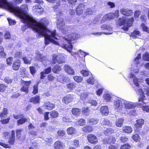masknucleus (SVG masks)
Wrapping results in <instances>:
<instances>
[{
  "instance_id": "nucleus-1",
  "label": "nucleus",
  "mask_w": 149,
  "mask_h": 149,
  "mask_svg": "<svg viewBox=\"0 0 149 149\" xmlns=\"http://www.w3.org/2000/svg\"><path fill=\"white\" fill-rule=\"evenodd\" d=\"M7 1L2 0V3L0 5V8H4L10 12L14 13L16 15L22 19L24 23H26L28 25L33 18L28 14V8L26 4H22L20 7H15L12 4L8 3Z\"/></svg>"
},
{
  "instance_id": "nucleus-2",
  "label": "nucleus",
  "mask_w": 149,
  "mask_h": 149,
  "mask_svg": "<svg viewBox=\"0 0 149 149\" xmlns=\"http://www.w3.org/2000/svg\"><path fill=\"white\" fill-rule=\"evenodd\" d=\"M49 24L48 20L45 18H43L38 22L36 21L33 18L28 25L40 35L45 37V44L46 45H48L50 42H54V40L47 33V32L50 31V30L47 28Z\"/></svg>"
},
{
  "instance_id": "nucleus-3",
  "label": "nucleus",
  "mask_w": 149,
  "mask_h": 149,
  "mask_svg": "<svg viewBox=\"0 0 149 149\" xmlns=\"http://www.w3.org/2000/svg\"><path fill=\"white\" fill-rule=\"evenodd\" d=\"M11 132V135L10 136V133L9 132H4L3 133V137L6 139H8V144L0 142V146L4 148H10L11 147V146L14 145L15 144L16 141L15 131L13 130H12Z\"/></svg>"
},
{
  "instance_id": "nucleus-4",
  "label": "nucleus",
  "mask_w": 149,
  "mask_h": 149,
  "mask_svg": "<svg viewBox=\"0 0 149 149\" xmlns=\"http://www.w3.org/2000/svg\"><path fill=\"white\" fill-rule=\"evenodd\" d=\"M78 35L74 33H72L67 35L64 37V38L66 40L68 41V43L70 46L67 44L63 45V47L66 50H68L70 48L72 49V46L71 42L72 41L77 40L78 38Z\"/></svg>"
},
{
  "instance_id": "nucleus-5",
  "label": "nucleus",
  "mask_w": 149,
  "mask_h": 149,
  "mask_svg": "<svg viewBox=\"0 0 149 149\" xmlns=\"http://www.w3.org/2000/svg\"><path fill=\"white\" fill-rule=\"evenodd\" d=\"M65 57L61 55H57L54 54L52 56L51 64L54 65L58 63V64H61L65 62Z\"/></svg>"
},
{
  "instance_id": "nucleus-6",
  "label": "nucleus",
  "mask_w": 149,
  "mask_h": 149,
  "mask_svg": "<svg viewBox=\"0 0 149 149\" xmlns=\"http://www.w3.org/2000/svg\"><path fill=\"white\" fill-rule=\"evenodd\" d=\"M13 116L14 118L17 120V126L22 125L28 121L27 118H26L23 114H13Z\"/></svg>"
},
{
  "instance_id": "nucleus-7",
  "label": "nucleus",
  "mask_w": 149,
  "mask_h": 149,
  "mask_svg": "<svg viewBox=\"0 0 149 149\" xmlns=\"http://www.w3.org/2000/svg\"><path fill=\"white\" fill-rule=\"evenodd\" d=\"M31 83V81H24L23 79L21 80V84L22 85V87L20 89L22 92H24L26 93L29 92V88L30 85Z\"/></svg>"
},
{
  "instance_id": "nucleus-8",
  "label": "nucleus",
  "mask_w": 149,
  "mask_h": 149,
  "mask_svg": "<svg viewBox=\"0 0 149 149\" xmlns=\"http://www.w3.org/2000/svg\"><path fill=\"white\" fill-rule=\"evenodd\" d=\"M134 21V19L133 17H131L126 19V26H124L122 29L125 31H127L129 28L133 26V23Z\"/></svg>"
},
{
  "instance_id": "nucleus-9",
  "label": "nucleus",
  "mask_w": 149,
  "mask_h": 149,
  "mask_svg": "<svg viewBox=\"0 0 149 149\" xmlns=\"http://www.w3.org/2000/svg\"><path fill=\"white\" fill-rule=\"evenodd\" d=\"M144 121L143 119H138L136 120V123L134 125L135 128V131L137 133H139L140 131L139 129L142 128L143 125L144 124Z\"/></svg>"
},
{
  "instance_id": "nucleus-10",
  "label": "nucleus",
  "mask_w": 149,
  "mask_h": 149,
  "mask_svg": "<svg viewBox=\"0 0 149 149\" xmlns=\"http://www.w3.org/2000/svg\"><path fill=\"white\" fill-rule=\"evenodd\" d=\"M87 139L90 143L94 145L97 144L98 141L96 136L92 134H90L87 135Z\"/></svg>"
},
{
  "instance_id": "nucleus-11",
  "label": "nucleus",
  "mask_w": 149,
  "mask_h": 149,
  "mask_svg": "<svg viewBox=\"0 0 149 149\" xmlns=\"http://www.w3.org/2000/svg\"><path fill=\"white\" fill-rule=\"evenodd\" d=\"M120 11L121 14L126 16H131L133 14V10L128 8H121Z\"/></svg>"
},
{
  "instance_id": "nucleus-12",
  "label": "nucleus",
  "mask_w": 149,
  "mask_h": 149,
  "mask_svg": "<svg viewBox=\"0 0 149 149\" xmlns=\"http://www.w3.org/2000/svg\"><path fill=\"white\" fill-rule=\"evenodd\" d=\"M85 10V6L83 3L79 4L77 7L75 11L76 14L78 15H82Z\"/></svg>"
},
{
  "instance_id": "nucleus-13",
  "label": "nucleus",
  "mask_w": 149,
  "mask_h": 149,
  "mask_svg": "<svg viewBox=\"0 0 149 149\" xmlns=\"http://www.w3.org/2000/svg\"><path fill=\"white\" fill-rule=\"evenodd\" d=\"M73 100V98L71 94H68L63 97L62 102L66 104L72 102Z\"/></svg>"
},
{
  "instance_id": "nucleus-14",
  "label": "nucleus",
  "mask_w": 149,
  "mask_h": 149,
  "mask_svg": "<svg viewBox=\"0 0 149 149\" xmlns=\"http://www.w3.org/2000/svg\"><path fill=\"white\" fill-rule=\"evenodd\" d=\"M21 65V61L18 59L16 60L13 63L12 68L14 71H17L19 69Z\"/></svg>"
},
{
  "instance_id": "nucleus-15",
  "label": "nucleus",
  "mask_w": 149,
  "mask_h": 149,
  "mask_svg": "<svg viewBox=\"0 0 149 149\" xmlns=\"http://www.w3.org/2000/svg\"><path fill=\"white\" fill-rule=\"evenodd\" d=\"M43 107L48 110H52L55 107V104L49 102H45L43 104Z\"/></svg>"
},
{
  "instance_id": "nucleus-16",
  "label": "nucleus",
  "mask_w": 149,
  "mask_h": 149,
  "mask_svg": "<svg viewBox=\"0 0 149 149\" xmlns=\"http://www.w3.org/2000/svg\"><path fill=\"white\" fill-rule=\"evenodd\" d=\"M63 69L64 71L67 73L73 75L74 74V72L73 69L69 65L65 64L63 67Z\"/></svg>"
},
{
  "instance_id": "nucleus-17",
  "label": "nucleus",
  "mask_w": 149,
  "mask_h": 149,
  "mask_svg": "<svg viewBox=\"0 0 149 149\" xmlns=\"http://www.w3.org/2000/svg\"><path fill=\"white\" fill-rule=\"evenodd\" d=\"M40 100V96L36 95L34 97L31 98L29 100V102L32 103L34 104L39 103Z\"/></svg>"
},
{
  "instance_id": "nucleus-18",
  "label": "nucleus",
  "mask_w": 149,
  "mask_h": 149,
  "mask_svg": "<svg viewBox=\"0 0 149 149\" xmlns=\"http://www.w3.org/2000/svg\"><path fill=\"white\" fill-rule=\"evenodd\" d=\"M68 78L63 75H60L57 77V80L58 82L62 84H64L67 82Z\"/></svg>"
},
{
  "instance_id": "nucleus-19",
  "label": "nucleus",
  "mask_w": 149,
  "mask_h": 149,
  "mask_svg": "<svg viewBox=\"0 0 149 149\" xmlns=\"http://www.w3.org/2000/svg\"><path fill=\"white\" fill-rule=\"evenodd\" d=\"M54 149H64L63 144L62 142L58 141H56L54 145Z\"/></svg>"
},
{
  "instance_id": "nucleus-20",
  "label": "nucleus",
  "mask_w": 149,
  "mask_h": 149,
  "mask_svg": "<svg viewBox=\"0 0 149 149\" xmlns=\"http://www.w3.org/2000/svg\"><path fill=\"white\" fill-rule=\"evenodd\" d=\"M122 132L123 133L128 134L131 133L133 131L132 127L128 126H124L122 128Z\"/></svg>"
},
{
  "instance_id": "nucleus-21",
  "label": "nucleus",
  "mask_w": 149,
  "mask_h": 149,
  "mask_svg": "<svg viewBox=\"0 0 149 149\" xmlns=\"http://www.w3.org/2000/svg\"><path fill=\"white\" fill-rule=\"evenodd\" d=\"M126 23V19L124 16L119 18L117 22V25L119 26L125 25Z\"/></svg>"
},
{
  "instance_id": "nucleus-22",
  "label": "nucleus",
  "mask_w": 149,
  "mask_h": 149,
  "mask_svg": "<svg viewBox=\"0 0 149 149\" xmlns=\"http://www.w3.org/2000/svg\"><path fill=\"white\" fill-rule=\"evenodd\" d=\"M62 70V68L60 65L56 64L52 68V71L55 74H59Z\"/></svg>"
},
{
  "instance_id": "nucleus-23",
  "label": "nucleus",
  "mask_w": 149,
  "mask_h": 149,
  "mask_svg": "<svg viewBox=\"0 0 149 149\" xmlns=\"http://www.w3.org/2000/svg\"><path fill=\"white\" fill-rule=\"evenodd\" d=\"M81 129L83 132L86 133H91L93 130V127L89 125H86L82 127Z\"/></svg>"
},
{
  "instance_id": "nucleus-24",
  "label": "nucleus",
  "mask_w": 149,
  "mask_h": 149,
  "mask_svg": "<svg viewBox=\"0 0 149 149\" xmlns=\"http://www.w3.org/2000/svg\"><path fill=\"white\" fill-rule=\"evenodd\" d=\"M81 112V109L76 108H74L71 110L72 114L76 117L79 116Z\"/></svg>"
},
{
  "instance_id": "nucleus-25",
  "label": "nucleus",
  "mask_w": 149,
  "mask_h": 149,
  "mask_svg": "<svg viewBox=\"0 0 149 149\" xmlns=\"http://www.w3.org/2000/svg\"><path fill=\"white\" fill-rule=\"evenodd\" d=\"M33 8L35 10L36 12L38 13L41 14L43 12L42 7L39 5H36L33 6Z\"/></svg>"
},
{
  "instance_id": "nucleus-26",
  "label": "nucleus",
  "mask_w": 149,
  "mask_h": 149,
  "mask_svg": "<svg viewBox=\"0 0 149 149\" xmlns=\"http://www.w3.org/2000/svg\"><path fill=\"white\" fill-rule=\"evenodd\" d=\"M88 123L91 125H94L98 122V120L94 118H89L87 120Z\"/></svg>"
},
{
  "instance_id": "nucleus-27",
  "label": "nucleus",
  "mask_w": 149,
  "mask_h": 149,
  "mask_svg": "<svg viewBox=\"0 0 149 149\" xmlns=\"http://www.w3.org/2000/svg\"><path fill=\"white\" fill-rule=\"evenodd\" d=\"M8 114V110L5 108L3 109V111L0 113V117L1 118H3L7 117Z\"/></svg>"
},
{
  "instance_id": "nucleus-28",
  "label": "nucleus",
  "mask_w": 149,
  "mask_h": 149,
  "mask_svg": "<svg viewBox=\"0 0 149 149\" xmlns=\"http://www.w3.org/2000/svg\"><path fill=\"white\" fill-rule=\"evenodd\" d=\"M58 112L55 110H52L50 112V115L52 118H57L58 116Z\"/></svg>"
},
{
  "instance_id": "nucleus-29",
  "label": "nucleus",
  "mask_w": 149,
  "mask_h": 149,
  "mask_svg": "<svg viewBox=\"0 0 149 149\" xmlns=\"http://www.w3.org/2000/svg\"><path fill=\"white\" fill-rule=\"evenodd\" d=\"M67 86L68 89L71 91L76 88V84L75 82L70 83L67 84Z\"/></svg>"
},
{
  "instance_id": "nucleus-30",
  "label": "nucleus",
  "mask_w": 149,
  "mask_h": 149,
  "mask_svg": "<svg viewBox=\"0 0 149 149\" xmlns=\"http://www.w3.org/2000/svg\"><path fill=\"white\" fill-rule=\"evenodd\" d=\"M106 141L107 143L109 144H112L115 143L116 140L114 137L113 136H110Z\"/></svg>"
},
{
  "instance_id": "nucleus-31",
  "label": "nucleus",
  "mask_w": 149,
  "mask_h": 149,
  "mask_svg": "<svg viewBox=\"0 0 149 149\" xmlns=\"http://www.w3.org/2000/svg\"><path fill=\"white\" fill-rule=\"evenodd\" d=\"M114 132L113 130L111 128H107L104 131V134L107 136H109Z\"/></svg>"
},
{
  "instance_id": "nucleus-32",
  "label": "nucleus",
  "mask_w": 149,
  "mask_h": 149,
  "mask_svg": "<svg viewBox=\"0 0 149 149\" xmlns=\"http://www.w3.org/2000/svg\"><path fill=\"white\" fill-rule=\"evenodd\" d=\"M38 84L34 85L33 87V90L32 93L34 95H35L38 92Z\"/></svg>"
},
{
  "instance_id": "nucleus-33",
  "label": "nucleus",
  "mask_w": 149,
  "mask_h": 149,
  "mask_svg": "<svg viewBox=\"0 0 149 149\" xmlns=\"http://www.w3.org/2000/svg\"><path fill=\"white\" fill-rule=\"evenodd\" d=\"M67 132L68 134L72 135L75 133L76 130L73 127H70L67 129Z\"/></svg>"
},
{
  "instance_id": "nucleus-34",
  "label": "nucleus",
  "mask_w": 149,
  "mask_h": 149,
  "mask_svg": "<svg viewBox=\"0 0 149 149\" xmlns=\"http://www.w3.org/2000/svg\"><path fill=\"white\" fill-rule=\"evenodd\" d=\"M124 120V119L119 118L116 121V125L117 126L121 127L123 125Z\"/></svg>"
},
{
  "instance_id": "nucleus-35",
  "label": "nucleus",
  "mask_w": 149,
  "mask_h": 149,
  "mask_svg": "<svg viewBox=\"0 0 149 149\" xmlns=\"http://www.w3.org/2000/svg\"><path fill=\"white\" fill-rule=\"evenodd\" d=\"M89 108V107H83L81 111L82 113L86 116L88 115L90 112V110Z\"/></svg>"
},
{
  "instance_id": "nucleus-36",
  "label": "nucleus",
  "mask_w": 149,
  "mask_h": 149,
  "mask_svg": "<svg viewBox=\"0 0 149 149\" xmlns=\"http://www.w3.org/2000/svg\"><path fill=\"white\" fill-rule=\"evenodd\" d=\"M132 139L135 141L138 142L140 141L141 138L139 135L137 134H135L132 135Z\"/></svg>"
},
{
  "instance_id": "nucleus-37",
  "label": "nucleus",
  "mask_w": 149,
  "mask_h": 149,
  "mask_svg": "<svg viewBox=\"0 0 149 149\" xmlns=\"http://www.w3.org/2000/svg\"><path fill=\"white\" fill-rule=\"evenodd\" d=\"M103 96L104 97V99L107 102H109L111 98V95L108 93H106L104 94Z\"/></svg>"
},
{
  "instance_id": "nucleus-38",
  "label": "nucleus",
  "mask_w": 149,
  "mask_h": 149,
  "mask_svg": "<svg viewBox=\"0 0 149 149\" xmlns=\"http://www.w3.org/2000/svg\"><path fill=\"white\" fill-rule=\"evenodd\" d=\"M30 73L32 76H34L36 72V68L33 66H31L29 67Z\"/></svg>"
},
{
  "instance_id": "nucleus-39",
  "label": "nucleus",
  "mask_w": 149,
  "mask_h": 149,
  "mask_svg": "<svg viewBox=\"0 0 149 149\" xmlns=\"http://www.w3.org/2000/svg\"><path fill=\"white\" fill-rule=\"evenodd\" d=\"M126 108L128 109H134L135 107V106L132 103H126L125 104Z\"/></svg>"
},
{
  "instance_id": "nucleus-40",
  "label": "nucleus",
  "mask_w": 149,
  "mask_h": 149,
  "mask_svg": "<svg viewBox=\"0 0 149 149\" xmlns=\"http://www.w3.org/2000/svg\"><path fill=\"white\" fill-rule=\"evenodd\" d=\"M140 35V32L139 31L134 30L131 33L130 36L134 37L135 38H137V36H139Z\"/></svg>"
},
{
  "instance_id": "nucleus-41",
  "label": "nucleus",
  "mask_w": 149,
  "mask_h": 149,
  "mask_svg": "<svg viewBox=\"0 0 149 149\" xmlns=\"http://www.w3.org/2000/svg\"><path fill=\"white\" fill-rule=\"evenodd\" d=\"M7 86L4 84L0 83V92H4L6 90Z\"/></svg>"
},
{
  "instance_id": "nucleus-42",
  "label": "nucleus",
  "mask_w": 149,
  "mask_h": 149,
  "mask_svg": "<svg viewBox=\"0 0 149 149\" xmlns=\"http://www.w3.org/2000/svg\"><path fill=\"white\" fill-rule=\"evenodd\" d=\"M122 102L121 101L118 100L114 102L115 107L116 109H118L121 106H122Z\"/></svg>"
},
{
  "instance_id": "nucleus-43",
  "label": "nucleus",
  "mask_w": 149,
  "mask_h": 149,
  "mask_svg": "<svg viewBox=\"0 0 149 149\" xmlns=\"http://www.w3.org/2000/svg\"><path fill=\"white\" fill-rule=\"evenodd\" d=\"M77 124L80 126H83L85 125L86 121L83 118H81L77 121Z\"/></svg>"
},
{
  "instance_id": "nucleus-44",
  "label": "nucleus",
  "mask_w": 149,
  "mask_h": 149,
  "mask_svg": "<svg viewBox=\"0 0 149 149\" xmlns=\"http://www.w3.org/2000/svg\"><path fill=\"white\" fill-rule=\"evenodd\" d=\"M131 148L130 145L128 143H126L121 145L120 149H130Z\"/></svg>"
},
{
  "instance_id": "nucleus-45",
  "label": "nucleus",
  "mask_w": 149,
  "mask_h": 149,
  "mask_svg": "<svg viewBox=\"0 0 149 149\" xmlns=\"http://www.w3.org/2000/svg\"><path fill=\"white\" fill-rule=\"evenodd\" d=\"M141 58V53L138 54H137V56L135 58L134 61H135V64L136 65H138L139 64L140 61L139 59Z\"/></svg>"
},
{
  "instance_id": "nucleus-46",
  "label": "nucleus",
  "mask_w": 149,
  "mask_h": 149,
  "mask_svg": "<svg viewBox=\"0 0 149 149\" xmlns=\"http://www.w3.org/2000/svg\"><path fill=\"white\" fill-rule=\"evenodd\" d=\"M81 74L84 77H87L88 76L90 73V72L88 70H81L80 71Z\"/></svg>"
},
{
  "instance_id": "nucleus-47",
  "label": "nucleus",
  "mask_w": 149,
  "mask_h": 149,
  "mask_svg": "<svg viewBox=\"0 0 149 149\" xmlns=\"http://www.w3.org/2000/svg\"><path fill=\"white\" fill-rule=\"evenodd\" d=\"M57 133L58 136L61 137H63L65 135V132L63 130H59L57 131Z\"/></svg>"
},
{
  "instance_id": "nucleus-48",
  "label": "nucleus",
  "mask_w": 149,
  "mask_h": 149,
  "mask_svg": "<svg viewBox=\"0 0 149 149\" xmlns=\"http://www.w3.org/2000/svg\"><path fill=\"white\" fill-rule=\"evenodd\" d=\"M24 63L26 64H30L31 63V60H29L26 56L23 57L22 58Z\"/></svg>"
},
{
  "instance_id": "nucleus-49",
  "label": "nucleus",
  "mask_w": 149,
  "mask_h": 149,
  "mask_svg": "<svg viewBox=\"0 0 149 149\" xmlns=\"http://www.w3.org/2000/svg\"><path fill=\"white\" fill-rule=\"evenodd\" d=\"M22 56V52L17 51L14 55V57L15 58H20Z\"/></svg>"
},
{
  "instance_id": "nucleus-50",
  "label": "nucleus",
  "mask_w": 149,
  "mask_h": 149,
  "mask_svg": "<svg viewBox=\"0 0 149 149\" xmlns=\"http://www.w3.org/2000/svg\"><path fill=\"white\" fill-rule=\"evenodd\" d=\"M143 31L149 33V28L144 23H142L141 24Z\"/></svg>"
},
{
  "instance_id": "nucleus-51",
  "label": "nucleus",
  "mask_w": 149,
  "mask_h": 149,
  "mask_svg": "<svg viewBox=\"0 0 149 149\" xmlns=\"http://www.w3.org/2000/svg\"><path fill=\"white\" fill-rule=\"evenodd\" d=\"M73 78L75 81L78 83L81 82L83 80L82 77L78 76H74Z\"/></svg>"
},
{
  "instance_id": "nucleus-52",
  "label": "nucleus",
  "mask_w": 149,
  "mask_h": 149,
  "mask_svg": "<svg viewBox=\"0 0 149 149\" xmlns=\"http://www.w3.org/2000/svg\"><path fill=\"white\" fill-rule=\"evenodd\" d=\"M143 60L148 61H149V53L148 52H146L142 55Z\"/></svg>"
},
{
  "instance_id": "nucleus-53",
  "label": "nucleus",
  "mask_w": 149,
  "mask_h": 149,
  "mask_svg": "<svg viewBox=\"0 0 149 149\" xmlns=\"http://www.w3.org/2000/svg\"><path fill=\"white\" fill-rule=\"evenodd\" d=\"M120 140L122 143L127 142L128 141V138L125 136H122L120 138Z\"/></svg>"
},
{
  "instance_id": "nucleus-54",
  "label": "nucleus",
  "mask_w": 149,
  "mask_h": 149,
  "mask_svg": "<svg viewBox=\"0 0 149 149\" xmlns=\"http://www.w3.org/2000/svg\"><path fill=\"white\" fill-rule=\"evenodd\" d=\"M13 60V58L12 57H9L6 59V64L8 65H11Z\"/></svg>"
},
{
  "instance_id": "nucleus-55",
  "label": "nucleus",
  "mask_w": 149,
  "mask_h": 149,
  "mask_svg": "<svg viewBox=\"0 0 149 149\" xmlns=\"http://www.w3.org/2000/svg\"><path fill=\"white\" fill-rule=\"evenodd\" d=\"M109 113L108 107L107 106H103V115L107 116Z\"/></svg>"
},
{
  "instance_id": "nucleus-56",
  "label": "nucleus",
  "mask_w": 149,
  "mask_h": 149,
  "mask_svg": "<svg viewBox=\"0 0 149 149\" xmlns=\"http://www.w3.org/2000/svg\"><path fill=\"white\" fill-rule=\"evenodd\" d=\"M10 119V117H8L6 119L1 120L0 121L3 124H7L9 122Z\"/></svg>"
},
{
  "instance_id": "nucleus-57",
  "label": "nucleus",
  "mask_w": 149,
  "mask_h": 149,
  "mask_svg": "<svg viewBox=\"0 0 149 149\" xmlns=\"http://www.w3.org/2000/svg\"><path fill=\"white\" fill-rule=\"evenodd\" d=\"M22 131V129H17L16 130L17 138H18V139H20L21 137V135Z\"/></svg>"
},
{
  "instance_id": "nucleus-58",
  "label": "nucleus",
  "mask_w": 149,
  "mask_h": 149,
  "mask_svg": "<svg viewBox=\"0 0 149 149\" xmlns=\"http://www.w3.org/2000/svg\"><path fill=\"white\" fill-rule=\"evenodd\" d=\"M79 52V56L81 58H83V57H85V56H86L87 55L86 53L84 52L81 50H80L78 51Z\"/></svg>"
},
{
  "instance_id": "nucleus-59",
  "label": "nucleus",
  "mask_w": 149,
  "mask_h": 149,
  "mask_svg": "<svg viewBox=\"0 0 149 149\" xmlns=\"http://www.w3.org/2000/svg\"><path fill=\"white\" fill-rule=\"evenodd\" d=\"M145 96L144 93H142L140 95V96L139 98V102H142L144 104H146V103L143 101V100H144L145 98Z\"/></svg>"
},
{
  "instance_id": "nucleus-60",
  "label": "nucleus",
  "mask_w": 149,
  "mask_h": 149,
  "mask_svg": "<svg viewBox=\"0 0 149 149\" xmlns=\"http://www.w3.org/2000/svg\"><path fill=\"white\" fill-rule=\"evenodd\" d=\"M47 33H50V36L51 37H52L53 38L55 39L56 38V31L55 30H54L53 31H51L50 30V32H47Z\"/></svg>"
},
{
  "instance_id": "nucleus-61",
  "label": "nucleus",
  "mask_w": 149,
  "mask_h": 149,
  "mask_svg": "<svg viewBox=\"0 0 149 149\" xmlns=\"http://www.w3.org/2000/svg\"><path fill=\"white\" fill-rule=\"evenodd\" d=\"M141 12L139 10H137L134 12V17L135 18H138L141 14Z\"/></svg>"
},
{
  "instance_id": "nucleus-62",
  "label": "nucleus",
  "mask_w": 149,
  "mask_h": 149,
  "mask_svg": "<svg viewBox=\"0 0 149 149\" xmlns=\"http://www.w3.org/2000/svg\"><path fill=\"white\" fill-rule=\"evenodd\" d=\"M88 83L91 84H93L94 83V78L93 77H90L87 80Z\"/></svg>"
},
{
  "instance_id": "nucleus-63",
  "label": "nucleus",
  "mask_w": 149,
  "mask_h": 149,
  "mask_svg": "<svg viewBox=\"0 0 149 149\" xmlns=\"http://www.w3.org/2000/svg\"><path fill=\"white\" fill-rule=\"evenodd\" d=\"M47 78L48 80L49 81H52L55 79V77L51 74L48 75Z\"/></svg>"
},
{
  "instance_id": "nucleus-64",
  "label": "nucleus",
  "mask_w": 149,
  "mask_h": 149,
  "mask_svg": "<svg viewBox=\"0 0 149 149\" xmlns=\"http://www.w3.org/2000/svg\"><path fill=\"white\" fill-rule=\"evenodd\" d=\"M50 112L46 111L44 113V120H49V114Z\"/></svg>"
}]
</instances>
